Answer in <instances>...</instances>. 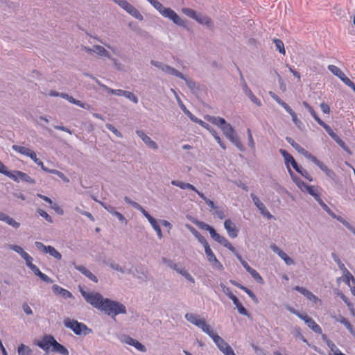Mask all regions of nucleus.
I'll return each instance as SVG.
<instances>
[{
  "mask_svg": "<svg viewBox=\"0 0 355 355\" xmlns=\"http://www.w3.org/2000/svg\"><path fill=\"white\" fill-rule=\"evenodd\" d=\"M101 311L112 318L117 315L127 313L126 307L124 304L110 298H105Z\"/></svg>",
  "mask_w": 355,
  "mask_h": 355,
  "instance_id": "f257e3e1",
  "label": "nucleus"
},
{
  "mask_svg": "<svg viewBox=\"0 0 355 355\" xmlns=\"http://www.w3.org/2000/svg\"><path fill=\"white\" fill-rule=\"evenodd\" d=\"M184 318L188 322L201 329L202 331L211 338L213 340L214 336H218L213 329L206 323L205 319L200 318L198 315L193 313H187L185 314Z\"/></svg>",
  "mask_w": 355,
  "mask_h": 355,
  "instance_id": "f03ea898",
  "label": "nucleus"
},
{
  "mask_svg": "<svg viewBox=\"0 0 355 355\" xmlns=\"http://www.w3.org/2000/svg\"><path fill=\"white\" fill-rule=\"evenodd\" d=\"M124 201L127 204L131 205L132 207L141 212V214L148 219L154 230L157 232V235L159 239H162L163 237L161 228L156 219L154 218L147 211H146L141 205L132 200L128 196L124 197Z\"/></svg>",
  "mask_w": 355,
  "mask_h": 355,
  "instance_id": "7ed1b4c3",
  "label": "nucleus"
},
{
  "mask_svg": "<svg viewBox=\"0 0 355 355\" xmlns=\"http://www.w3.org/2000/svg\"><path fill=\"white\" fill-rule=\"evenodd\" d=\"M63 323L65 327L71 329L77 336H87L92 332L85 324L74 319L66 318Z\"/></svg>",
  "mask_w": 355,
  "mask_h": 355,
  "instance_id": "20e7f679",
  "label": "nucleus"
},
{
  "mask_svg": "<svg viewBox=\"0 0 355 355\" xmlns=\"http://www.w3.org/2000/svg\"><path fill=\"white\" fill-rule=\"evenodd\" d=\"M80 292L85 301L93 307L101 310L105 298L98 292H87L80 288Z\"/></svg>",
  "mask_w": 355,
  "mask_h": 355,
  "instance_id": "39448f33",
  "label": "nucleus"
},
{
  "mask_svg": "<svg viewBox=\"0 0 355 355\" xmlns=\"http://www.w3.org/2000/svg\"><path fill=\"white\" fill-rule=\"evenodd\" d=\"M236 69L240 75L241 84L244 94L247 96H248V98L251 100V101H252L254 103H255L257 106H259V107L261 106L262 104H261V101L258 98H257L254 96V94L252 93V90L248 86V85L243 78L241 71L236 65Z\"/></svg>",
  "mask_w": 355,
  "mask_h": 355,
  "instance_id": "423d86ee",
  "label": "nucleus"
},
{
  "mask_svg": "<svg viewBox=\"0 0 355 355\" xmlns=\"http://www.w3.org/2000/svg\"><path fill=\"white\" fill-rule=\"evenodd\" d=\"M7 177L11 178L15 182H19V181L31 183V184H35V181L34 179H33L31 176H29L28 174L19 171H9V175H6Z\"/></svg>",
  "mask_w": 355,
  "mask_h": 355,
  "instance_id": "0eeeda50",
  "label": "nucleus"
},
{
  "mask_svg": "<svg viewBox=\"0 0 355 355\" xmlns=\"http://www.w3.org/2000/svg\"><path fill=\"white\" fill-rule=\"evenodd\" d=\"M213 341L225 355H236L232 347L220 336H214Z\"/></svg>",
  "mask_w": 355,
  "mask_h": 355,
  "instance_id": "6e6552de",
  "label": "nucleus"
},
{
  "mask_svg": "<svg viewBox=\"0 0 355 355\" xmlns=\"http://www.w3.org/2000/svg\"><path fill=\"white\" fill-rule=\"evenodd\" d=\"M164 17L171 20L175 24L182 26H187V21L182 19L173 9L167 8V10L164 11Z\"/></svg>",
  "mask_w": 355,
  "mask_h": 355,
  "instance_id": "1a4fd4ad",
  "label": "nucleus"
},
{
  "mask_svg": "<svg viewBox=\"0 0 355 355\" xmlns=\"http://www.w3.org/2000/svg\"><path fill=\"white\" fill-rule=\"evenodd\" d=\"M55 339L51 335H44L41 340L37 341L36 345L41 349H42L46 354L49 353L50 347H53Z\"/></svg>",
  "mask_w": 355,
  "mask_h": 355,
  "instance_id": "9d476101",
  "label": "nucleus"
},
{
  "mask_svg": "<svg viewBox=\"0 0 355 355\" xmlns=\"http://www.w3.org/2000/svg\"><path fill=\"white\" fill-rule=\"evenodd\" d=\"M205 252L208 261L210 263L213 268L218 270H223L224 269L223 264L216 258L210 246L207 247L206 249H205Z\"/></svg>",
  "mask_w": 355,
  "mask_h": 355,
  "instance_id": "9b49d317",
  "label": "nucleus"
},
{
  "mask_svg": "<svg viewBox=\"0 0 355 355\" xmlns=\"http://www.w3.org/2000/svg\"><path fill=\"white\" fill-rule=\"evenodd\" d=\"M192 222L196 225L200 229L203 230H207L209 232L211 237L217 242V241L220 239L221 235H220L216 230L210 226L209 225L207 224L205 222L200 221L197 219H193Z\"/></svg>",
  "mask_w": 355,
  "mask_h": 355,
  "instance_id": "f8f14e48",
  "label": "nucleus"
},
{
  "mask_svg": "<svg viewBox=\"0 0 355 355\" xmlns=\"http://www.w3.org/2000/svg\"><path fill=\"white\" fill-rule=\"evenodd\" d=\"M309 194L314 198V199L318 202V204L322 207V208L327 211L330 216L336 218L335 214L332 212L331 209L324 202L322 199L320 198L319 193H318L314 188H309Z\"/></svg>",
  "mask_w": 355,
  "mask_h": 355,
  "instance_id": "ddd939ff",
  "label": "nucleus"
},
{
  "mask_svg": "<svg viewBox=\"0 0 355 355\" xmlns=\"http://www.w3.org/2000/svg\"><path fill=\"white\" fill-rule=\"evenodd\" d=\"M270 247L275 253L277 254L278 256L284 261L286 265L291 266L295 263L293 259L288 256V254L282 250L276 244L272 243Z\"/></svg>",
  "mask_w": 355,
  "mask_h": 355,
  "instance_id": "4468645a",
  "label": "nucleus"
},
{
  "mask_svg": "<svg viewBox=\"0 0 355 355\" xmlns=\"http://www.w3.org/2000/svg\"><path fill=\"white\" fill-rule=\"evenodd\" d=\"M83 49L91 55L96 53L101 57L110 58L108 51L103 46H93L92 49L83 46Z\"/></svg>",
  "mask_w": 355,
  "mask_h": 355,
  "instance_id": "2eb2a0df",
  "label": "nucleus"
},
{
  "mask_svg": "<svg viewBox=\"0 0 355 355\" xmlns=\"http://www.w3.org/2000/svg\"><path fill=\"white\" fill-rule=\"evenodd\" d=\"M301 320H304L306 324L315 333L318 334L322 333V328L308 315L304 314L303 317H301Z\"/></svg>",
  "mask_w": 355,
  "mask_h": 355,
  "instance_id": "dca6fc26",
  "label": "nucleus"
},
{
  "mask_svg": "<svg viewBox=\"0 0 355 355\" xmlns=\"http://www.w3.org/2000/svg\"><path fill=\"white\" fill-rule=\"evenodd\" d=\"M224 227L227 230L230 237L236 238L238 236L239 230L230 219H227L225 220Z\"/></svg>",
  "mask_w": 355,
  "mask_h": 355,
  "instance_id": "f3484780",
  "label": "nucleus"
},
{
  "mask_svg": "<svg viewBox=\"0 0 355 355\" xmlns=\"http://www.w3.org/2000/svg\"><path fill=\"white\" fill-rule=\"evenodd\" d=\"M123 341L129 345L135 347L137 349H138L140 352H146V347L142 343H141L138 340L132 338L129 336H124Z\"/></svg>",
  "mask_w": 355,
  "mask_h": 355,
  "instance_id": "a211bd4d",
  "label": "nucleus"
},
{
  "mask_svg": "<svg viewBox=\"0 0 355 355\" xmlns=\"http://www.w3.org/2000/svg\"><path fill=\"white\" fill-rule=\"evenodd\" d=\"M293 289L295 291L299 292L302 295H303L304 297H306L310 301L316 302L317 301L319 300L318 297H316L312 292H311L306 288H304V287L300 286H296L293 288Z\"/></svg>",
  "mask_w": 355,
  "mask_h": 355,
  "instance_id": "6ab92c4d",
  "label": "nucleus"
},
{
  "mask_svg": "<svg viewBox=\"0 0 355 355\" xmlns=\"http://www.w3.org/2000/svg\"><path fill=\"white\" fill-rule=\"evenodd\" d=\"M196 21L200 24L205 26L208 29L212 31L214 28V24L213 20L207 15H203L202 14H200L198 17L196 19Z\"/></svg>",
  "mask_w": 355,
  "mask_h": 355,
  "instance_id": "aec40b11",
  "label": "nucleus"
},
{
  "mask_svg": "<svg viewBox=\"0 0 355 355\" xmlns=\"http://www.w3.org/2000/svg\"><path fill=\"white\" fill-rule=\"evenodd\" d=\"M52 291L55 295H60L64 299L73 298V296L70 291L57 284L53 285Z\"/></svg>",
  "mask_w": 355,
  "mask_h": 355,
  "instance_id": "412c9836",
  "label": "nucleus"
},
{
  "mask_svg": "<svg viewBox=\"0 0 355 355\" xmlns=\"http://www.w3.org/2000/svg\"><path fill=\"white\" fill-rule=\"evenodd\" d=\"M74 268L78 271L80 272L83 275L87 277L91 281L97 283L98 278L89 270L82 265H74Z\"/></svg>",
  "mask_w": 355,
  "mask_h": 355,
  "instance_id": "4be33fe9",
  "label": "nucleus"
},
{
  "mask_svg": "<svg viewBox=\"0 0 355 355\" xmlns=\"http://www.w3.org/2000/svg\"><path fill=\"white\" fill-rule=\"evenodd\" d=\"M320 170L322 171L325 173L327 177L328 178H329V180H331V181L334 184H339L340 180L338 177V175L336 174V173L333 170L329 168L325 164L320 168Z\"/></svg>",
  "mask_w": 355,
  "mask_h": 355,
  "instance_id": "5701e85b",
  "label": "nucleus"
},
{
  "mask_svg": "<svg viewBox=\"0 0 355 355\" xmlns=\"http://www.w3.org/2000/svg\"><path fill=\"white\" fill-rule=\"evenodd\" d=\"M0 220L5 222L8 225L12 226L15 229H18L20 227V223L17 222L14 218L9 216L6 214L0 211Z\"/></svg>",
  "mask_w": 355,
  "mask_h": 355,
  "instance_id": "b1692460",
  "label": "nucleus"
},
{
  "mask_svg": "<svg viewBox=\"0 0 355 355\" xmlns=\"http://www.w3.org/2000/svg\"><path fill=\"white\" fill-rule=\"evenodd\" d=\"M32 272L34 273L35 275L40 277L43 282L46 283H52L53 280L51 278H50L49 276H47L46 274L42 272L39 268L35 266V264L33 265L31 267L29 268Z\"/></svg>",
  "mask_w": 355,
  "mask_h": 355,
  "instance_id": "393cba45",
  "label": "nucleus"
},
{
  "mask_svg": "<svg viewBox=\"0 0 355 355\" xmlns=\"http://www.w3.org/2000/svg\"><path fill=\"white\" fill-rule=\"evenodd\" d=\"M207 128H205V129H207L209 133L211 135V136L214 137V138L216 139V141H217V143L219 144V146L223 149V150H225L226 149V146L225 144V143L221 140L220 136L218 135V132H216V130L212 128L209 124H208V126H207Z\"/></svg>",
  "mask_w": 355,
  "mask_h": 355,
  "instance_id": "a878e982",
  "label": "nucleus"
},
{
  "mask_svg": "<svg viewBox=\"0 0 355 355\" xmlns=\"http://www.w3.org/2000/svg\"><path fill=\"white\" fill-rule=\"evenodd\" d=\"M240 151L243 152L245 150V146L240 141V138L237 133L235 132L234 135H232L227 138Z\"/></svg>",
  "mask_w": 355,
  "mask_h": 355,
  "instance_id": "bb28decb",
  "label": "nucleus"
},
{
  "mask_svg": "<svg viewBox=\"0 0 355 355\" xmlns=\"http://www.w3.org/2000/svg\"><path fill=\"white\" fill-rule=\"evenodd\" d=\"M106 210L109 213H110L112 216L116 217L118 218V220L121 223H123L124 225H127V223H128L127 219L125 218V216L122 214H121L119 211H116L115 210V208L113 206L106 207Z\"/></svg>",
  "mask_w": 355,
  "mask_h": 355,
  "instance_id": "cd10ccee",
  "label": "nucleus"
},
{
  "mask_svg": "<svg viewBox=\"0 0 355 355\" xmlns=\"http://www.w3.org/2000/svg\"><path fill=\"white\" fill-rule=\"evenodd\" d=\"M171 184L178 187L182 189H190L195 191L196 193H197V191H199L193 185L189 183H186L178 180H172Z\"/></svg>",
  "mask_w": 355,
  "mask_h": 355,
  "instance_id": "c85d7f7f",
  "label": "nucleus"
},
{
  "mask_svg": "<svg viewBox=\"0 0 355 355\" xmlns=\"http://www.w3.org/2000/svg\"><path fill=\"white\" fill-rule=\"evenodd\" d=\"M162 71L167 74L172 75L180 78H184V74L178 71L175 68L167 64L164 65V67L162 69Z\"/></svg>",
  "mask_w": 355,
  "mask_h": 355,
  "instance_id": "c756f323",
  "label": "nucleus"
},
{
  "mask_svg": "<svg viewBox=\"0 0 355 355\" xmlns=\"http://www.w3.org/2000/svg\"><path fill=\"white\" fill-rule=\"evenodd\" d=\"M322 338L326 341L327 346L330 348L331 351L334 353V355H344L337 346L329 339L327 338L326 335L322 336Z\"/></svg>",
  "mask_w": 355,
  "mask_h": 355,
  "instance_id": "7c9ffc66",
  "label": "nucleus"
},
{
  "mask_svg": "<svg viewBox=\"0 0 355 355\" xmlns=\"http://www.w3.org/2000/svg\"><path fill=\"white\" fill-rule=\"evenodd\" d=\"M52 352L58 353L61 355H69V350L62 344L59 343L56 340L52 348Z\"/></svg>",
  "mask_w": 355,
  "mask_h": 355,
  "instance_id": "2f4dec72",
  "label": "nucleus"
},
{
  "mask_svg": "<svg viewBox=\"0 0 355 355\" xmlns=\"http://www.w3.org/2000/svg\"><path fill=\"white\" fill-rule=\"evenodd\" d=\"M208 121L220 128L227 123L225 119L220 116H209Z\"/></svg>",
  "mask_w": 355,
  "mask_h": 355,
  "instance_id": "473e14b6",
  "label": "nucleus"
},
{
  "mask_svg": "<svg viewBox=\"0 0 355 355\" xmlns=\"http://www.w3.org/2000/svg\"><path fill=\"white\" fill-rule=\"evenodd\" d=\"M184 80L187 85V87L191 89L192 93H195L196 90L199 89V87L196 81L192 80L191 78H187L185 75H184Z\"/></svg>",
  "mask_w": 355,
  "mask_h": 355,
  "instance_id": "72a5a7b5",
  "label": "nucleus"
},
{
  "mask_svg": "<svg viewBox=\"0 0 355 355\" xmlns=\"http://www.w3.org/2000/svg\"><path fill=\"white\" fill-rule=\"evenodd\" d=\"M279 153L283 156V157L284 159L285 164H286L287 168L288 169V168H290L289 164H291L293 160H295V159L290 153H288L284 149H282V148L279 149Z\"/></svg>",
  "mask_w": 355,
  "mask_h": 355,
  "instance_id": "f704fd0d",
  "label": "nucleus"
},
{
  "mask_svg": "<svg viewBox=\"0 0 355 355\" xmlns=\"http://www.w3.org/2000/svg\"><path fill=\"white\" fill-rule=\"evenodd\" d=\"M328 69L336 76L339 78L340 80H343V78L346 76L340 68L338 67L330 64L328 66Z\"/></svg>",
  "mask_w": 355,
  "mask_h": 355,
  "instance_id": "c9c22d12",
  "label": "nucleus"
},
{
  "mask_svg": "<svg viewBox=\"0 0 355 355\" xmlns=\"http://www.w3.org/2000/svg\"><path fill=\"white\" fill-rule=\"evenodd\" d=\"M148 1L162 16H164V11L167 10L159 1L157 0H146Z\"/></svg>",
  "mask_w": 355,
  "mask_h": 355,
  "instance_id": "e433bc0d",
  "label": "nucleus"
},
{
  "mask_svg": "<svg viewBox=\"0 0 355 355\" xmlns=\"http://www.w3.org/2000/svg\"><path fill=\"white\" fill-rule=\"evenodd\" d=\"M224 135L228 138L236 132L234 128L228 123L223 125L220 128Z\"/></svg>",
  "mask_w": 355,
  "mask_h": 355,
  "instance_id": "4c0bfd02",
  "label": "nucleus"
},
{
  "mask_svg": "<svg viewBox=\"0 0 355 355\" xmlns=\"http://www.w3.org/2000/svg\"><path fill=\"white\" fill-rule=\"evenodd\" d=\"M128 14H130L132 17L135 18L137 20L142 21L144 19L143 15L140 13V12L132 5L127 11Z\"/></svg>",
  "mask_w": 355,
  "mask_h": 355,
  "instance_id": "58836bf2",
  "label": "nucleus"
},
{
  "mask_svg": "<svg viewBox=\"0 0 355 355\" xmlns=\"http://www.w3.org/2000/svg\"><path fill=\"white\" fill-rule=\"evenodd\" d=\"M18 355H31L33 351L28 345L20 344L17 348Z\"/></svg>",
  "mask_w": 355,
  "mask_h": 355,
  "instance_id": "ea45409f",
  "label": "nucleus"
},
{
  "mask_svg": "<svg viewBox=\"0 0 355 355\" xmlns=\"http://www.w3.org/2000/svg\"><path fill=\"white\" fill-rule=\"evenodd\" d=\"M334 140L337 143V144L348 155H352V150L348 147V146L343 141L338 135L337 137H335Z\"/></svg>",
  "mask_w": 355,
  "mask_h": 355,
  "instance_id": "a19ab883",
  "label": "nucleus"
},
{
  "mask_svg": "<svg viewBox=\"0 0 355 355\" xmlns=\"http://www.w3.org/2000/svg\"><path fill=\"white\" fill-rule=\"evenodd\" d=\"M182 12L189 17L190 18L194 19L196 21L197 18L198 17L200 13H198L196 10L191 9V8H182Z\"/></svg>",
  "mask_w": 355,
  "mask_h": 355,
  "instance_id": "79ce46f5",
  "label": "nucleus"
},
{
  "mask_svg": "<svg viewBox=\"0 0 355 355\" xmlns=\"http://www.w3.org/2000/svg\"><path fill=\"white\" fill-rule=\"evenodd\" d=\"M302 105L309 111L311 115L314 118V119L318 123L322 119L318 116L313 108L306 102L303 101Z\"/></svg>",
  "mask_w": 355,
  "mask_h": 355,
  "instance_id": "37998d69",
  "label": "nucleus"
},
{
  "mask_svg": "<svg viewBox=\"0 0 355 355\" xmlns=\"http://www.w3.org/2000/svg\"><path fill=\"white\" fill-rule=\"evenodd\" d=\"M257 208L259 210L261 214L266 217L268 219H271L273 218V216L267 209L266 207L263 202H261L260 205H257Z\"/></svg>",
  "mask_w": 355,
  "mask_h": 355,
  "instance_id": "c03bdc74",
  "label": "nucleus"
},
{
  "mask_svg": "<svg viewBox=\"0 0 355 355\" xmlns=\"http://www.w3.org/2000/svg\"><path fill=\"white\" fill-rule=\"evenodd\" d=\"M320 126H322L325 131L327 132V134L334 139L335 137H337V134H336L334 130L331 129V128L325 123L322 120L320 121L318 123Z\"/></svg>",
  "mask_w": 355,
  "mask_h": 355,
  "instance_id": "a18cd8bd",
  "label": "nucleus"
},
{
  "mask_svg": "<svg viewBox=\"0 0 355 355\" xmlns=\"http://www.w3.org/2000/svg\"><path fill=\"white\" fill-rule=\"evenodd\" d=\"M218 243L227 248L231 252L234 251V247L231 244V243L223 236H221L220 239L217 241Z\"/></svg>",
  "mask_w": 355,
  "mask_h": 355,
  "instance_id": "49530a36",
  "label": "nucleus"
},
{
  "mask_svg": "<svg viewBox=\"0 0 355 355\" xmlns=\"http://www.w3.org/2000/svg\"><path fill=\"white\" fill-rule=\"evenodd\" d=\"M306 158L309 159L311 162H313L316 166H318L320 169L324 165V164L320 161L316 157L311 155L309 152H306L304 155Z\"/></svg>",
  "mask_w": 355,
  "mask_h": 355,
  "instance_id": "de8ad7c7",
  "label": "nucleus"
},
{
  "mask_svg": "<svg viewBox=\"0 0 355 355\" xmlns=\"http://www.w3.org/2000/svg\"><path fill=\"white\" fill-rule=\"evenodd\" d=\"M46 253H49L51 256L58 260H60L62 259V254L53 246H47Z\"/></svg>",
  "mask_w": 355,
  "mask_h": 355,
  "instance_id": "09e8293b",
  "label": "nucleus"
},
{
  "mask_svg": "<svg viewBox=\"0 0 355 355\" xmlns=\"http://www.w3.org/2000/svg\"><path fill=\"white\" fill-rule=\"evenodd\" d=\"M12 148L15 151H16V152H17V153H20L21 155H26V156H28V154L30 153V152L31 151V149L27 148L24 147V146H19V145H13L12 146Z\"/></svg>",
  "mask_w": 355,
  "mask_h": 355,
  "instance_id": "8fccbe9b",
  "label": "nucleus"
},
{
  "mask_svg": "<svg viewBox=\"0 0 355 355\" xmlns=\"http://www.w3.org/2000/svg\"><path fill=\"white\" fill-rule=\"evenodd\" d=\"M248 272H249L251 275V276L254 279V280L257 281V282L261 284H264L263 279L255 269L252 268Z\"/></svg>",
  "mask_w": 355,
  "mask_h": 355,
  "instance_id": "3c124183",
  "label": "nucleus"
},
{
  "mask_svg": "<svg viewBox=\"0 0 355 355\" xmlns=\"http://www.w3.org/2000/svg\"><path fill=\"white\" fill-rule=\"evenodd\" d=\"M197 193L209 207L213 209H217V206L215 205L214 202L207 198L202 192L197 191Z\"/></svg>",
  "mask_w": 355,
  "mask_h": 355,
  "instance_id": "603ef678",
  "label": "nucleus"
},
{
  "mask_svg": "<svg viewBox=\"0 0 355 355\" xmlns=\"http://www.w3.org/2000/svg\"><path fill=\"white\" fill-rule=\"evenodd\" d=\"M241 289L243 290L245 293H246L255 304L259 303V300L257 297L250 289L245 286H241Z\"/></svg>",
  "mask_w": 355,
  "mask_h": 355,
  "instance_id": "864d4df0",
  "label": "nucleus"
},
{
  "mask_svg": "<svg viewBox=\"0 0 355 355\" xmlns=\"http://www.w3.org/2000/svg\"><path fill=\"white\" fill-rule=\"evenodd\" d=\"M188 117L194 123L199 124L200 126L203 128H207L208 123L203 121L200 119H198L195 115H193L192 113L188 116Z\"/></svg>",
  "mask_w": 355,
  "mask_h": 355,
  "instance_id": "5fc2aeb1",
  "label": "nucleus"
},
{
  "mask_svg": "<svg viewBox=\"0 0 355 355\" xmlns=\"http://www.w3.org/2000/svg\"><path fill=\"white\" fill-rule=\"evenodd\" d=\"M144 142L148 148L151 149L157 150L158 148L157 144L155 141L151 139L150 137L146 138Z\"/></svg>",
  "mask_w": 355,
  "mask_h": 355,
  "instance_id": "6e6d98bb",
  "label": "nucleus"
},
{
  "mask_svg": "<svg viewBox=\"0 0 355 355\" xmlns=\"http://www.w3.org/2000/svg\"><path fill=\"white\" fill-rule=\"evenodd\" d=\"M113 270L121 272V273H125V270L121 267L118 263H115L114 261H108L106 263Z\"/></svg>",
  "mask_w": 355,
  "mask_h": 355,
  "instance_id": "4d7b16f0",
  "label": "nucleus"
},
{
  "mask_svg": "<svg viewBox=\"0 0 355 355\" xmlns=\"http://www.w3.org/2000/svg\"><path fill=\"white\" fill-rule=\"evenodd\" d=\"M10 249L15 251V252L18 253L21 258L24 257V254H26L27 252L24 250V249L17 245H10L9 246Z\"/></svg>",
  "mask_w": 355,
  "mask_h": 355,
  "instance_id": "13d9d810",
  "label": "nucleus"
},
{
  "mask_svg": "<svg viewBox=\"0 0 355 355\" xmlns=\"http://www.w3.org/2000/svg\"><path fill=\"white\" fill-rule=\"evenodd\" d=\"M235 306L238 310V312L240 314L247 316L248 318H250V314L249 313V312L246 310V309L242 305V304L240 302H239L238 304H236Z\"/></svg>",
  "mask_w": 355,
  "mask_h": 355,
  "instance_id": "bf43d9fd",
  "label": "nucleus"
},
{
  "mask_svg": "<svg viewBox=\"0 0 355 355\" xmlns=\"http://www.w3.org/2000/svg\"><path fill=\"white\" fill-rule=\"evenodd\" d=\"M37 213L41 217H43L44 218H45V220L46 221H48L49 223H53L52 217L50 215H49L48 213L46 211H45L44 210H43L42 209H37Z\"/></svg>",
  "mask_w": 355,
  "mask_h": 355,
  "instance_id": "052dcab7",
  "label": "nucleus"
},
{
  "mask_svg": "<svg viewBox=\"0 0 355 355\" xmlns=\"http://www.w3.org/2000/svg\"><path fill=\"white\" fill-rule=\"evenodd\" d=\"M248 139V146L253 150H255V143L252 135V132L250 128L247 129Z\"/></svg>",
  "mask_w": 355,
  "mask_h": 355,
  "instance_id": "680f3d73",
  "label": "nucleus"
},
{
  "mask_svg": "<svg viewBox=\"0 0 355 355\" xmlns=\"http://www.w3.org/2000/svg\"><path fill=\"white\" fill-rule=\"evenodd\" d=\"M124 97L127 98L128 99L130 100L134 103L137 104L138 103L139 99L138 97L135 95L132 92L129 91H125L124 93Z\"/></svg>",
  "mask_w": 355,
  "mask_h": 355,
  "instance_id": "e2e57ef3",
  "label": "nucleus"
},
{
  "mask_svg": "<svg viewBox=\"0 0 355 355\" xmlns=\"http://www.w3.org/2000/svg\"><path fill=\"white\" fill-rule=\"evenodd\" d=\"M336 320L340 323L344 324L345 327L348 329V331L351 330L352 327H353L347 318L341 315H339Z\"/></svg>",
  "mask_w": 355,
  "mask_h": 355,
  "instance_id": "0e129e2a",
  "label": "nucleus"
},
{
  "mask_svg": "<svg viewBox=\"0 0 355 355\" xmlns=\"http://www.w3.org/2000/svg\"><path fill=\"white\" fill-rule=\"evenodd\" d=\"M137 272L138 273V275L137 276V279L144 282H148L149 280V275L147 272H145L144 270H137Z\"/></svg>",
  "mask_w": 355,
  "mask_h": 355,
  "instance_id": "69168bd1",
  "label": "nucleus"
},
{
  "mask_svg": "<svg viewBox=\"0 0 355 355\" xmlns=\"http://www.w3.org/2000/svg\"><path fill=\"white\" fill-rule=\"evenodd\" d=\"M297 186L302 190L306 191L309 193V188H313V186L309 185L302 180L297 184Z\"/></svg>",
  "mask_w": 355,
  "mask_h": 355,
  "instance_id": "338daca9",
  "label": "nucleus"
},
{
  "mask_svg": "<svg viewBox=\"0 0 355 355\" xmlns=\"http://www.w3.org/2000/svg\"><path fill=\"white\" fill-rule=\"evenodd\" d=\"M346 85L349 87L353 89V91L355 92V84L353 81H352L348 77L346 76L341 80Z\"/></svg>",
  "mask_w": 355,
  "mask_h": 355,
  "instance_id": "774afa93",
  "label": "nucleus"
}]
</instances>
